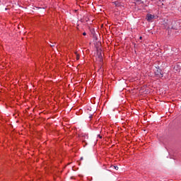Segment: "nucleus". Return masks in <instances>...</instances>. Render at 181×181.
Masks as SVG:
<instances>
[{
	"label": "nucleus",
	"mask_w": 181,
	"mask_h": 181,
	"mask_svg": "<svg viewBox=\"0 0 181 181\" xmlns=\"http://www.w3.org/2000/svg\"><path fill=\"white\" fill-rule=\"evenodd\" d=\"M112 4H114L115 6H118V1H114Z\"/></svg>",
	"instance_id": "obj_2"
},
{
	"label": "nucleus",
	"mask_w": 181,
	"mask_h": 181,
	"mask_svg": "<svg viewBox=\"0 0 181 181\" xmlns=\"http://www.w3.org/2000/svg\"><path fill=\"white\" fill-rule=\"evenodd\" d=\"M155 18V16L148 13L146 16V20L147 22H153V19Z\"/></svg>",
	"instance_id": "obj_1"
},
{
	"label": "nucleus",
	"mask_w": 181,
	"mask_h": 181,
	"mask_svg": "<svg viewBox=\"0 0 181 181\" xmlns=\"http://www.w3.org/2000/svg\"><path fill=\"white\" fill-rule=\"evenodd\" d=\"M98 136H99V138H100V139H103V136H102L98 135Z\"/></svg>",
	"instance_id": "obj_5"
},
{
	"label": "nucleus",
	"mask_w": 181,
	"mask_h": 181,
	"mask_svg": "<svg viewBox=\"0 0 181 181\" xmlns=\"http://www.w3.org/2000/svg\"><path fill=\"white\" fill-rule=\"evenodd\" d=\"M87 35V33L85 32V33H83V36H86Z\"/></svg>",
	"instance_id": "obj_4"
},
{
	"label": "nucleus",
	"mask_w": 181,
	"mask_h": 181,
	"mask_svg": "<svg viewBox=\"0 0 181 181\" xmlns=\"http://www.w3.org/2000/svg\"><path fill=\"white\" fill-rule=\"evenodd\" d=\"M114 168H115L116 170H118V166H114Z\"/></svg>",
	"instance_id": "obj_3"
},
{
	"label": "nucleus",
	"mask_w": 181,
	"mask_h": 181,
	"mask_svg": "<svg viewBox=\"0 0 181 181\" xmlns=\"http://www.w3.org/2000/svg\"><path fill=\"white\" fill-rule=\"evenodd\" d=\"M77 59L78 60V57H77Z\"/></svg>",
	"instance_id": "obj_7"
},
{
	"label": "nucleus",
	"mask_w": 181,
	"mask_h": 181,
	"mask_svg": "<svg viewBox=\"0 0 181 181\" xmlns=\"http://www.w3.org/2000/svg\"><path fill=\"white\" fill-rule=\"evenodd\" d=\"M139 39H140V40H142V37H140Z\"/></svg>",
	"instance_id": "obj_6"
}]
</instances>
